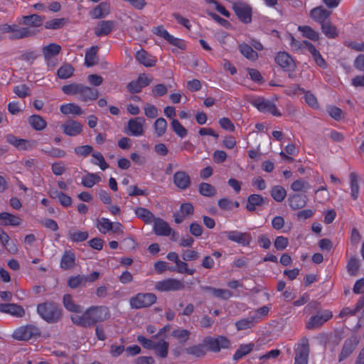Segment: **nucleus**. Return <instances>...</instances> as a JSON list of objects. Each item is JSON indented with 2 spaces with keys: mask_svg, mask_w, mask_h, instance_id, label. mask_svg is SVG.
Instances as JSON below:
<instances>
[{
  "mask_svg": "<svg viewBox=\"0 0 364 364\" xmlns=\"http://www.w3.org/2000/svg\"><path fill=\"white\" fill-rule=\"evenodd\" d=\"M109 309L103 306H91L82 315H73L72 321L81 326H91L97 322L103 321L109 317Z\"/></svg>",
  "mask_w": 364,
  "mask_h": 364,
  "instance_id": "nucleus-1",
  "label": "nucleus"
},
{
  "mask_svg": "<svg viewBox=\"0 0 364 364\" xmlns=\"http://www.w3.org/2000/svg\"><path fill=\"white\" fill-rule=\"evenodd\" d=\"M37 311L42 318L50 323L55 322L61 317V309L55 304H41Z\"/></svg>",
  "mask_w": 364,
  "mask_h": 364,
  "instance_id": "nucleus-2",
  "label": "nucleus"
},
{
  "mask_svg": "<svg viewBox=\"0 0 364 364\" xmlns=\"http://www.w3.org/2000/svg\"><path fill=\"white\" fill-rule=\"evenodd\" d=\"M156 296L153 293H138L129 299L130 307L133 309L146 308L154 304Z\"/></svg>",
  "mask_w": 364,
  "mask_h": 364,
  "instance_id": "nucleus-3",
  "label": "nucleus"
},
{
  "mask_svg": "<svg viewBox=\"0 0 364 364\" xmlns=\"http://www.w3.org/2000/svg\"><path fill=\"white\" fill-rule=\"evenodd\" d=\"M184 287L183 281L174 278L165 279L157 282L154 286L157 291L162 292L180 291L183 289Z\"/></svg>",
  "mask_w": 364,
  "mask_h": 364,
  "instance_id": "nucleus-4",
  "label": "nucleus"
},
{
  "mask_svg": "<svg viewBox=\"0 0 364 364\" xmlns=\"http://www.w3.org/2000/svg\"><path fill=\"white\" fill-rule=\"evenodd\" d=\"M146 120L142 117L131 119L128 121L126 132L133 136H140L144 133Z\"/></svg>",
  "mask_w": 364,
  "mask_h": 364,
  "instance_id": "nucleus-5",
  "label": "nucleus"
},
{
  "mask_svg": "<svg viewBox=\"0 0 364 364\" xmlns=\"http://www.w3.org/2000/svg\"><path fill=\"white\" fill-rule=\"evenodd\" d=\"M40 334L37 327L28 325L16 328L12 334V337L19 341H27Z\"/></svg>",
  "mask_w": 364,
  "mask_h": 364,
  "instance_id": "nucleus-6",
  "label": "nucleus"
},
{
  "mask_svg": "<svg viewBox=\"0 0 364 364\" xmlns=\"http://www.w3.org/2000/svg\"><path fill=\"white\" fill-rule=\"evenodd\" d=\"M252 104L261 112L269 113L276 117H280L282 115L276 105L271 101L264 98L255 99L252 100Z\"/></svg>",
  "mask_w": 364,
  "mask_h": 364,
  "instance_id": "nucleus-7",
  "label": "nucleus"
},
{
  "mask_svg": "<svg viewBox=\"0 0 364 364\" xmlns=\"http://www.w3.org/2000/svg\"><path fill=\"white\" fill-rule=\"evenodd\" d=\"M309 353L308 340L303 338L295 349L294 364H308Z\"/></svg>",
  "mask_w": 364,
  "mask_h": 364,
  "instance_id": "nucleus-8",
  "label": "nucleus"
},
{
  "mask_svg": "<svg viewBox=\"0 0 364 364\" xmlns=\"http://www.w3.org/2000/svg\"><path fill=\"white\" fill-rule=\"evenodd\" d=\"M97 228L99 231L103 234H105L109 231L114 233L122 234V225L121 223L116 222L112 223L109 219L102 218L97 224Z\"/></svg>",
  "mask_w": 364,
  "mask_h": 364,
  "instance_id": "nucleus-9",
  "label": "nucleus"
},
{
  "mask_svg": "<svg viewBox=\"0 0 364 364\" xmlns=\"http://www.w3.org/2000/svg\"><path fill=\"white\" fill-rule=\"evenodd\" d=\"M205 343L208 348L213 352H219L221 349H227L230 347V341L225 336H218L217 338H208Z\"/></svg>",
  "mask_w": 364,
  "mask_h": 364,
  "instance_id": "nucleus-10",
  "label": "nucleus"
},
{
  "mask_svg": "<svg viewBox=\"0 0 364 364\" xmlns=\"http://www.w3.org/2000/svg\"><path fill=\"white\" fill-rule=\"evenodd\" d=\"M332 317V313L328 310L318 311L316 315L312 316L306 323V328L314 329L322 326L325 322Z\"/></svg>",
  "mask_w": 364,
  "mask_h": 364,
  "instance_id": "nucleus-11",
  "label": "nucleus"
},
{
  "mask_svg": "<svg viewBox=\"0 0 364 364\" xmlns=\"http://www.w3.org/2000/svg\"><path fill=\"white\" fill-rule=\"evenodd\" d=\"M233 9L238 18L245 23H250L252 21V9L244 3H235Z\"/></svg>",
  "mask_w": 364,
  "mask_h": 364,
  "instance_id": "nucleus-12",
  "label": "nucleus"
},
{
  "mask_svg": "<svg viewBox=\"0 0 364 364\" xmlns=\"http://www.w3.org/2000/svg\"><path fill=\"white\" fill-rule=\"evenodd\" d=\"M222 235L225 236L229 240L241 244L242 245H249L251 241V236L247 232H240L237 230L224 231Z\"/></svg>",
  "mask_w": 364,
  "mask_h": 364,
  "instance_id": "nucleus-13",
  "label": "nucleus"
},
{
  "mask_svg": "<svg viewBox=\"0 0 364 364\" xmlns=\"http://www.w3.org/2000/svg\"><path fill=\"white\" fill-rule=\"evenodd\" d=\"M60 129L65 135L75 136L82 132V126L80 122L75 120L69 119L60 126Z\"/></svg>",
  "mask_w": 364,
  "mask_h": 364,
  "instance_id": "nucleus-14",
  "label": "nucleus"
},
{
  "mask_svg": "<svg viewBox=\"0 0 364 364\" xmlns=\"http://www.w3.org/2000/svg\"><path fill=\"white\" fill-rule=\"evenodd\" d=\"M153 223V230L156 235L159 236H168L171 233L175 235V232H172L171 228L168 224L159 218H156Z\"/></svg>",
  "mask_w": 364,
  "mask_h": 364,
  "instance_id": "nucleus-15",
  "label": "nucleus"
},
{
  "mask_svg": "<svg viewBox=\"0 0 364 364\" xmlns=\"http://www.w3.org/2000/svg\"><path fill=\"white\" fill-rule=\"evenodd\" d=\"M151 79L147 75L142 74L139 76L137 80L130 82L127 85V89L130 92L137 93L141 89L151 82Z\"/></svg>",
  "mask_w": 364,
  "mask_h": 364,
  "instance_id": "nucleus-16",
  "label": "nucleus"
},
{
  "mask_svg": "<svg viewBox=\"0 0 364 364\" xmlns=\"http://www.w3.org/2000/svg\"><path fill=\"white\" fill-rule=\"evenodd\" d=\"M174 185L181 190H186L191 185L189 175L184 171H176L173 178Z\"/></svg>",
  "mask_w": 364,
  "mask_h": 364,
  "instance_id": "nucleus-17",
  "label": "nucleus"
},
{
  "mask_svg": "<svg viewBox=\"0 0 364 364\" xmlns=\"http://www.w3.org/2000/svg\"><path fill=\"white\" fill-rule=\"evenodd\" d=\"M98 97V92L96 89L80 84L77 97L82 102L95 100Z\"/></svg>",
  "mask_w": 364,
  "mask_h": 364,
  "instance_id": "nucleus-18",
  "label": "nucleus"
},
{
  "mask_svg": "<svg viewBox=\"0 0 364 364\" xmlns=\"http://www.w3.org/2000/svg\"><path fill=\"white\" fill-rule=\"evenodd\" d=\"M275 62L286 70H292L295 66L291 56L285 52L278 53L275 56Z\"/></svg>",
  "mask_w": 364,
  "mask_h": 364,
  "instance_id": "nucleus-19",
  "label": "nucleus"
},
{
  "mask_svg": "<svg viewBox=\"0 0 364 364\" xmlns=\"http://www.w3.org/2000/svg\"><path fill=\"white\" fill-rule=\"evenodd\" d=\"M358 343V340L355 336L350 338L345 342L339 355V362H341L352 353Z\"/></svg>",
  "mask_w": 364,
  "mask_h": 364,
  "instance_id": "nucleus-20",
  "label": "nucleus"
},
{
  "mask_svg": "<svg viewBox=\"0 0 364 364\" xmlns=\"http://www.w3.org/2000/svg\"><path fill=\"white\" fill-rule=\"evenodd\" d=\"M0 311L11 316L21 317L24 315V309L15 304H0Z\"/></svg>",
  "mask_w": 364,
  "mask_h": 364,
  "instance_id": "nucleus-21",
  "label": "nucleus"
},
{
  "mask_svg": "<svg viewBox=\"0 0 364 364\" xmlns=\"http://www.w3.org/2000/svg\"><path fill=\"white\" fill-rule=\"evenodd\" d=\"M109 4L107 2H102L90 11V15L94 19L102 18L107 16L109 14Z\"/></svg>",
  "mask_w": 364,
  "mask_h": 364,
  "instance_id": "nucleus-22",
  "label": "nucleus"
},
{
  "mask_svg": "<svg viewBox=\"0 0 364 364\" xmlns=\"http://www.w3.org/2000/svg\"><path fill=\"white\" fill-rule=\"evenodd\" d=\"M331 11L322 6H318L311 11V17L316 22L322 24L330 16Z\"/></svg>",
  "mask_w": 364,
  "mask_h": 364,
  "instance_id": "nucleus-23",
  "label": "nucleus"
},
{
  "mask_svg": "<svg viewBox=\"0 0 364 364\" xmlns=\"http://www.w3.org/2000/svg\"><path fill=\"white\" fill-rule=\"evenodd\" d=\"M21 223V219L17 215H12L7 212L0 213V225L18 226Z\"/></svg>",
  "mask_w": 364,
  "mask_h": 364,
  "instance_id": "nucleus-24",
  "label": "nucleus"
},
{
  "mask_svg": "<svg viewBox=\"0 0 364 364\" xmlns=\"http://www.w3.org/2000/svg\"><path fill=\"white\" fill-rule=\"evenodd\" d=\"M114 26V22L112 21H102L95 28V34L99 37L107 36L113 30Z\"/></svg>",
  "mask_w": 364,
  "mask_h": 364,
  "instance_id": "nucleus-25",
  "label": "nucleus"
},
{
  "mask_svg": "<svg viewBox=\"0 0 364 364\" xmlns=\"http://www.w3.org/2000/svg\"><path fill=\"white\" fill-rule=\"evenodd\" d=\"M60 46L56 43H50L43 48V53L46 61L49 63L60 51Z\"/></svg>",
  "mask_w": 364,
  "mask_h": 364,
  "instance_id": "nucleus-26",
  "label": "nucleus"
},
{
  "mask_svg": "<svg viewBox=\"0 0 364 364\" xmlns=\"http://www.w3.org/2000/svg\"><path fill=\"white\" fill-rule=\"evenodd\" d=\"M136 58L140 63L146 67H153L156 63V58L151 55L144 50L137 51Z\"/></svg>",
  "mask_w": 364,
  "mask_h": 364,
  "instance_id": "nucleus-27",
  "label": "nucleus"
},
{
  "mask_svg": "<svg viewBox=\"0 0 364 364\" xmlns=\"http://www.w3.org/2000/svg\"><path fill=\"white\" fill-rule=\"evenodd\" d=\"M134 213L137 218L144 221L146 224H151L156 217L146 208L137 207L134 209Z\"/></svg>",
  "mask_w": 364,
  "mask_h": 364,
  "instance_id": "nucleus-28",
  "label": "nucleus"
},
{
  "mask_svg": "<svg viewBox=\"0 0 364 364\" xmlns=\"http://www.w3.org/2000/svg\"><path fill=\"white\" fill-rule=\"evenodd\" d=\"M201 289L210 292L213 296L223 299H228L232 296V293L228 289H215L211 287H201Z\"/></svg>",
  "mask_w": 364,
  "mask_h": 364,
  "instance_id": "nucleus-29",
  "label": "nucleus"
},
{
  "mask_svg": "<svg viewBox=\"0 0 364 364\" xmlns=\"http://www.w3.org/2000/svg\"><path fill=\"white\" fill-rule=\"evenodd\" d=\"M101 177L93 173L87 172L82 178V184L83 186L90 188L101 181Z\"/></svg>",
  "mask_w": 364,
  "mask_h": 364,
  "instance_id": "nucleus-30",
  "label": "nucleus"
},
{
  "mask_svg": "<svg viewBox=\"0 0 364 364\" xmlns=\"http://www.w3.org/2000/svg\"><path fill=\"white\" fill-rule=\"evenodd\" d=\"M290 207L294 210L300 209L306 203V196L299 194H294L289 198Z\"/></svg>",
  "mask_w": 364,
  "mask_h": 364,
  "instance_id": "nucleus-31",
  "label": "nucleus"
},
{
  "mask_svg": "<svg viewBox=\"0 0 364 364\" xmlns=\"http://www.w3.org/2000/svg\"><path fill=\"white\" fill-rule=\"evenodd\" d=\"M35 34L33 30L28 27L19 28L17 25L15 26L14 32L10 35L11 38L18 39L31 36Z\"/></svg>",
  "mask_w": 364,
  "mask_h": 364,
  "instance_id": "nucleus-32",
  "label": "nucleus"
},
{
  "mask_svg": "<svg viewBox=\"0 0 364 364\" xmlns=\"http://www.w3.org/2000/svg\"><path fill=\"white\" fill-rule=\"evenodd\" d=\"M264 203V198L258 194L250 195L247 201L246 208L249 211H254L257 207L261 206Z\"/></svg>",
  "mask_w": 364,
  "mask_h": 364,
  "instance_id": "nucleus-33",
  "label": "nucleus"
},
{
  "mask_svg": "<svg viewBox=\"0 0 364 364\" xmlns=\"http://www.w3.org/2000/svg\"><path fill=\"white\" fill-rule=\"evenodd\" d=\"M75 254L71 251H66L61 258L60 267L64 269H71L75 266Z\"/></svg>",
  "mask_w": 364,
  "mask_h": 364,
  "instance_id": "nucleus-34",
  "label": "nucleus"
},
{
  "mask_svg": "<svg viewBox=\"0 0 364 364\" xmlns=\"http://www.w3.org/2000/svg\"><path fill=\"white\" fill-rule=\"evenodd\" d=\"M363 305H364V296L361 297L358 300V301L356 304V306L354 309H351L350 307L343 308L341 311V312L339 314V316L341 318H344V317L354 316L357 312H359L361 311V308L363 306Z\"/></svg>",
  "mask_w": 364,
  "mask_h": 364,
  "instance_id": "nucleus-35",
  "label": "nucleus"
},
{
  "mask_svg": "<svg viewBox=\"0 0 364 364\" xmlns=\"http://www.w3.org/2000/svg\"><path fill=\"white\" fill-rule=\"evenodd\" d=\"M60 110L65 115H80L83 113L81 108L74 103L63 104L60 106Z\"/></svg>",
  "mask_w": 364,
  "mask_h": 364,
  "instance_id": "nucleus-36",
  "label": "nucleus"
},
{
  "mask_svg": "<svg viewBox=\"0 0 364 364\" xmlns=\"http://www.w3.org/2000/svg\"><path fill=\"white\" fill-rule=\"evenodd\" d=\"M97 46H92L86 51L85 55V65L87 67H91L97 63L98 58L97 56Z\"/></svg>",
  "mask_w": 364,
  "mask_h": 364,
  "instance_id": "nucleus-37",
  "label": "nucleus"
},
{
  "mask_svg": "<svg viewBox=\"0 0 364 364\" xmlns=\"http://www.w3.org/2000/svg\"><path fill=\"white\" fill-rule=\"evenodd\" d=\"M64 307L69 311L78 313L82 310V306L76 304L70 294H65L63 298Z\"/></svg>",
  "mask_w": 364,
  "mask_h": 364,
  "instance_id": "nucleus-38",
  "label": "nucleus"
},
{
  "mask_svg": "<svg viewBox=\"0 0 364 364\" xmlns=\"http://www.w3.org/2000/svg\"><path fill=\"white\" fill-rule=\"evenodd\" d=\"M168 343L164 340H161L157 343H155L154 348L153 350L155 351V354L161 358H166L168 353Z\"/></svg>",
  "mask_w": 364,
  "mask_h": 364,
  "instance_id": "nucleus-39",
  "label": "nucleus"
},
{
  "mask_svg": "<svg viewBox=\"0 0 364 364\" xmlns=\"http://www.w3.org/2000/svg\"><path fill=\"white\" fill-rule=\"evenodd\" d=\"M154 132L156 136H162L167 129V122L165 119L160 117L158 118L153 124Z\"/></svg>",
  "mask_w": 364,
  "mask_h": 364,
  "instance_id": "nucleus-40",
  "label": "nucleus"
},
{
  "mask_svg": "<svg viewBox=\"0 0 364 364\" xmlns=\"http://www.w3.org/2000/svg\"><path fill=\"white\" fill-rule=\"evenodd\" d=\"M29 124L37 131H41L46 127V122L39 115H32L28 118Z\"/></svg>",
  "mask_w": 364,
  "mask_h": 364,
  "instance_id": "nucleus-41",
  "label": "nucleus"
},
{
  "mask_svg": "<svg viewBox=\"0 0 364 364\" xmlns=\"http://www.w3.org/2000/svg\"><path fill=\"white\" fill-rule=\"evenodd\" d=\"M240 51L246 58L255 61L258 58V54L251 46L246 43H242L239 46Z\"/></svg>",
  "mask_w": 364,
  "mask_h": 364,
  "instance_id": "nucleus-42",
  "label": "nucleus"
},
{
  "mask_svg": "<svg viewBox=\"0 0 364 364\" xmlns=\"http://www.w3.org/2000/svg\"><path fill=\"white\" fill-rule=\"evenodd\" d=\"M298 30L302 33L303 36L311 40L318 41L319 39V34L309 26H299Z\"/></svg>",
  "mask_w": 364,
  "mask_h": 364,
  "instance_id": "nucleus-43",
  "label": "nucleus"
},
{
  "mask_svg": "<svg viewBox=\"0 0 364 364\" xmlns=\"http://www.w3.org/2000/svg\"><path fill=\"white\" fill-rule=\"evenodd\" d=\"M358 177L354 173L350 174V196L353 200H356L358 198L359 193V183Z\"/></svg>",
  "mask_w": 364,
  "mask_h": 364,
  "instance_id": "nucleus-44",
  "label": "nucleus"
},
{
  "mask_svg": "<svg viewBox=\"0 0 364 364\" xmlns=\"http://www.w3.org/2000/svg\"><path fill=\"white\" fill-rule=\"evenodd\" d=\"M68 237L73 242H82L88 238V233L86 231H77L70 229L68 231Z\"/></svg>",
  "mask_w": 364,
  "mask_h": 364,
  "instance_id": "nucleus-45",
  "label": "nucleus"
},
{
  "mask_svg": "<svg viewBox=\"0 0 364 364\" xmlns=\"http://www.w3.org/2000/svg\"><path fill=\"white\" fill-rule=\"evenodd\" d=\"M43 20L42 18L37 15L33 14L31 16H26L22 18L21 23L23 24L31 26L33 27H38L42 24Z\"/></svg>",
  "mask_w": 364,
  "mask_h": 364,
  "instance_id": "nucleus-46",
  "label": "nucleus"
},
{
  "mask_svg": "<svg viewBox=\"0 0 364 364\" xmlns=\"http://www.w3.org/2000/svg\"><path fill=\"white\" fill-rule=\"evenodd\" d=\"M254 344L252 343L243 344L240 346L239 348L235 351V353L233 355V360H238L244 355H247L252 350Z\"/></svg>",
  "mask_w": 364,
  "mask_h": 364,
  "instance_id": "nucleus-47",
  "label": "nucleus"
},
{
  "mask_svg": "<svg viewBox=\"0 0 364 364\" xmlns=\"http://www.w3.org/2000/svg\"><path fill=\"white\" fill-rule=\"evenodd\" d=\"M191 335V332L188 330L183 328H177L172 331L171 336L177 339L181 343H186Z\"/></svg>",
  "mask_w": 364,
  "mask_h": 364,
  "instance_id": "nucleus-48",
  "label": "nucleus"
},
{
  "mask_svg": "<svg viewBox=\"0 0 364 364\" xmlns=\"http://www.w3.org/2000/svg\"><path fill=\"white\" fill-rule=\"evenodd\" d=\"M272 197L277 202L284 200L287 196L286 190L281 186H275L271 191Z\"/></svg>",
  "mask_w": 364,
  "mask_h": 364,
  "instance_id": "nucleus-49",
  "label": "nucleus"
},
{
  "mask_svg": "<svg viewBox=\"0 0 364 364\" xmlns=\"http://www.w3.org/2000/svg\"><path fill=\"white\" fill-rule=\"evenodd\" d=\"M310 187L309 183L301 178L294 181L291 185V189L294 192H306Z\"/></svg>",
  "mask_w": 364,
  "mask_h": 364,
  "instance_id": "nucleus-50",
  "label": "nucleus"
},
{
  "mask_svg": "<svg viewBox=\"0 0 364 364\" xmlns=\"http://www.w3.org/2000/svg\"><path fill=\"white\" fill-rule=\"evenodd\" d=\"M199 193L206 197H213L216 193L215 188L208 183H202L198 187Z\"/></svg>",
  "mask_w": 364,
  "mask_h": 364,
  "instance_id": "nucleus-51",
  "label": "nucleus"
},
{
  "mask_svg": "<svg viewBox=\"0 0 364 364\" xmlns=\"http://www.w3.org/2000/svg\"><path fill=\"white\" fill-rule=\"evenodd\" d=\"M171 125L173 131L179 137L184 138L187 135V130L176 119H172Z\"/></svg>",
  "mask_w": 364,
  "mask_h": 364,
  "instance_id": "nucleus-52",
  "label": "nucleus"
},
{
  "mask_svg": "<svg viewBox=\"0 0 364 364\" xmlns=\"http://www.w3.org/2000/svg\"><path fill=\"white\" fill-rule=\"evenodd\" d=\"M68 22L65 18H53L48 21L45 23L46 28L48 29H59L66 24Z\"/></svg>",
  "mask_w": 364,
  "mask_h": 364,
  "instance_id": "nucleus-53",
  "label": "nucleus"
},
{
  "mask_svg": "<svg viewBox=\"0 0 364 364\" xmlns=\"http://www.w3.org/2000/svg\"><path fill=\"white\" fill-rule=\"evenodd\" d=\"M323 33L328 38H335L337 35L336 28L330 22L327 21L321 24Z\"/></svg>",
  "mask_w": 364,
  "mask_h": 364,
  "instance_id": "nucleus-54",
  "label": "nucleus"
},
{
  "mask_svg": "<svg viewBox=\"0 0 364 364\" xmlns=\"http://www.w3.org/2000/svg\"><path fill=\"white\" fill-rule=\"evenodd\" d=\"M185 351L195 357H201L205 354V350L203 345L192 346L185 349Z\"/></svg>",
  "mask_w": 364,
  "mask_h": 364,
  "instance_id": "nucleus-55",
  "label": "nucleus"
},
{
  "mask_svg": "<svg viewBox=\"0 0 364 364\" xmlns=\"http://www.w3.org/2000/svg\"><path fill=\"white\" fill-rule=\"evenodd\" d=\"M93 159L91 161V162L93 164L99 166L100 169L102 171H105L108 168V164L106 163L102 154L100 152H93L92 154Z\"/></svg>",
  "mask_w": 364,
  "mask_h": 364,
  "instance_id": "nucleus-56",
  "label": "nucleus"
},
{
  "mask_svg": "<svg viewBox=\"0 0 364 364\" xmlns=\"http://www.w3.org/2000/svg\"><path fill=\"white\" fill-rule=\"evenodd\" d=\"M85 284V277L82 275H76L70 277L68 280V285L72 289H75L80 285Z\"/></svg>",
  "mask_w": 364,
  "mask_h": 364,
  "instance_id": "nucleus-57",
  "label": "nucleus"
},
{
  "mask_svg": "<svg viewBox=\"0 0 364 364\" xmlns=\"http://www.w3.org/2000/svg\"><path fill=\"white\" fill-rule=\"evenodd\" d=\"M74 69L73 68L68 65L65 64L61 66L57 72L58 76L61 79H67L70 77L73 73Z\"/></svg>",
  "mask_w": 364,
  "mask_h": 364,
  "instance_id": "nucleus-58",
  "label": "nucleus"
},
{
  "mask_svg": "<svg viewBox=\"0 0 364 364\" xmlns=\"http://www.w3.org/2000/svg\"><path fill=\"white\" fill-rule=\"evenodd\" d=\"M254 320L255 319L252 317L251 318H243V319L238 321L235 323L237 329L238 331H240V330H245V329H247V328L252 327L254 324Z\"/></svg>",
  "mask_w": 364,
  "mask_h": 364,
  "instance_id": "nucleus-59",
  "label": "nucleus"
},
{
  "mask_svg": "<svg viewBox=\"0 0 364 364\" xmlns=\"http://www.w3.org/2000/svg\"><path fill=\"white\" fill-rule=\"evenodd\" d=\"M199 253L193 250H186L182 252L181 257L185 261H191L197 259L199 257Z\"/></svg>",
  "mask_w": 364,
  "mask_h": 364,
  "instance_id": "nucleus-60",
  "label": "nucleus"
},
{
  "mask_svg": "<svg viewBox=\"0 0 364 364\" xmlns=\"http://www.w3.org/2000/svg\"><path fill=\"white\" fill-rule=\"evenodd\" d=\"M167 42H168L172 46H174L181 50L185 49V43L184 41L182 39L178 38L171 34L169 33L167 38L166 39Z\"/></svg>",
  "mask_w": 364,
  "mask_h": 364,
  "instance_id": "nucleus-61",
  "label": "nucleus"
},
{
  "mask_svg": "<svg viewBox=\"0 0 364 364\" xmlns=\"http://www.w3.org/2000/svg\"><path fill=\"white\" fill-rule=\"evenodd\" d=\"M176 264L177 267V272L178 273H186L189 275H192L195 272L194 269H189L188 267V264L186 262L181 261V259Z\"/></svg>",
  "mask_w": 364,
  "mask_h": 364,
  "instance_id": "nucleus-62",
  "label": "nucleus"
},
{
  "mask_svg": "<svg viewBox=\"0 0 364 364\" xmlns=\"http://www.w3.org/2000/svg\"><path fill=\"white\" fill-rule=\"evenodd\" d=\"M80 84H71L64 85L62 88L64 93L71 95H78Z\"/></svg>",
  "mask_w": 364,
  "mask_h": 364,
  "instance_id": "nucleus-63",
  "label": "nucleus"
},
{
  "mask_svg": "<svg viewBox=\"0 0 364 364\" xmlns=\"http://www.w3.org/2000/svg\"><path fill=\"white\" fill-rule=\"evenodd\" d=\"M289 242L287 238L283 236H278L274 241V247L279 250H284L288 246Z\"/></svg>",
  "mask_w": 364,
  "mask_h": 364,
  "instance_id": "nucleus-64",
  "label": "nucleus"
}]
</instances>
